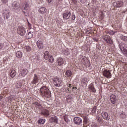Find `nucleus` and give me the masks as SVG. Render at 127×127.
I'll return each instance as SVG.
<instances>
[{"mask_svg": "<svg viewBox=\"0 0 127 127\" xmlns=\"http://www.w3.org/2000/svg\"><path fill=\"white\" fill-rule=\"evenodd\" d=\"M40 92L41 93V96L44 99H49L51 97V93L49 90V89L46 86H43L40 88Z\"/></svg>", "mask_w": 127, "mask_h": 127, "instance_id": "f257e3e1", "label": "nucleus"}, {"mask_svg": "<svg viewBox=\"0 0 127 127\" xmlns=\"http://www.w3.org/2000/svg\"><path fill=\"white\" fill-rule=\"evenodd\" d=\"M53 82L55 87H61L62 84V80H60V78L57 76H54L53 78Z\"/></svg>", "mask_w": 127, "mask_h": 127, "instance_id": "f03ea898", "label": "nucleus"}, {"mask_svg": "<svg viewBox=\"0 0 127 127\" xmlns=\"http://www.w3.org/2000/svg\"><path fill=\"white\" fill-rule=\"evenodd\" d=\"M27 73H28V70L25 68H21L19 71V74L18 75V79H21L24 77H25L26 75H27Z\"/></svg>", "mask_w": 127, "mask_h": 127, "instance_id": "7ed1b4c3", "label": "nucleus"}, {"mask_svg": "<svg viewBox=\"0 0 127 127\" xmlns=\"http://www.w3.org/2000/svg\"><path fill=\"white\" fill-rule=\"evenodd\" d=\"M44 59L45 60H48V61L51 63L54 62V58H53V56L50 55L49 53L47 51L45 52L44 53Z\"/></svg>", "mask_w": 127, "mask_h": 127, "instance_id": "20e7f679", "label": "nucleus"}, {"mask_svg": "<svg viewBox=\"0 0 127 127\" xmlns=\"http://www.w3.org/2000/svg\"><path fill=\"white\" fill-rule=\"evenodd\" d=\"M9 13H10V11H9L8 8L3 9L2 15L4 17V19H8V18H9Z\"/></svg>", "mask_w": 127, "mask_h": 127, "instance_id": "39448f33", "label": "nucleus"}, {"mask_svg": "<svg viewBox=\"0 0 127 127\" xmlns=\"http://www.w3.org/2000/svg\"><path fill=\"white\" fill-rule=\"evenodd\" d=\"M17 32L18 34L21 35V36H24L26 31H25V28L23 27H19L17 29Z\"/></svg>", "mask_w": 127, "mask_h": 127, "instance_id": "423d86ee", "label": "nucleus"}, {"mask_svg": "<svg viewBox=\"0 0 127 127\" xmlns=\"http://www.w3.org/2000/svg\"><path fill=\"white\" fill-rule=\"evenodd\" d=\"M39 80H40V75L39 74L35 73L34 75L33 79L31 83L33 84H37V83L39 82Z\"/></svg>", "mask_w": 127, "mask_h": 127, "instance_id": "0eeeda50", "label": "nucleus"}, {"mask_svg": "<svg viewBox=\"0 0 127 127\" xmlns=\"http://www.w3.org/2000/svg\"><path fill=\"white\" fill-rule=\"evenodd\" d=\"M103 39L107 43H108V44H113V40H112L110 36L108 35L104 36Z\"/></svg>", "mask_w": 127, "mask_h": 127, "instance_id": "6e6552de", "label": "nucleus"}, {"mask_svg": "<svg viewBox=\"0 0 127 127\" xmlns=\"http://www.w3.org/2000/svg\"><path fill=\"white\" fill-rule=\"evenodd\" d=\"M103 76L104 77H106V78H108V79H110V78H112V73H111V70H108L107 69H105L104 70L103 72Z\"/></svg>", "mask_w": 127, "mask_h": 127, "instance_id": "1a4fd4ad", "label": "nucleus"}, {"mask_svg": "<svg viewBox=\"0 0 127 127\" xmlns=\"http://www.w3.org/2000/svg\"><path fill=\"white\" fill-rule=\"evenodd\" d=\"M41 115L42 116H44V117H48L50 115V112L49 110L47 109H44L43 107V110H41Z\"/></svg>", "mask_w": 127, "mask_h": 127, "instance_id": "9d476101", "label": "nucleus"}, {"mask_svg": "<svg viewBox=\"0 0 127 127\" xmlns=\"http://www.w3.org/2000/svg\"><path fill=\"white\" fill-rule=\"evenodd\" d=\"M101 116L104 120H106V121H109L111 119L110 116H109L108 113L106 112H102L101 113Z\"/></svg>", "mask_w": 127, "mask_h": 127, "instance_id": "9b49d317", "label": "nucleus"}, {"mask_svg": "<svg viewBox=\"0 0 127 127\" xmlns=\"http://www.w3.org/2000/svg\"><path fill=\"white\" fill-rule=\"evenodd\" d=\"M113 5L115 7H122L124 5V2L122 1H117L113 3Z\"/></svg>", "mask_w": 127, "mask_h": 127, "instance_id": "f8f14e48", "label": "nucleus"}, {"mask_svg": "<svg viewBox=\"0 0 127 127\" xmlns=\"http://www.w3.org/2000/svg\"><path fill=\"white\" fill-rule=\"evenodd\" d=\"M27 6H28L27 4L24 3L23 4L22 7L23 12H24L25 15H26V16L28 15V10L27 9Z\"/></svg>", "mask_w": 127, "mask_h": 127, "instance_id": "ddd939ff", "label": "nucleus"}, {"mask_svg": "<svg viewBox=\"0 0 127 127\" xmlns=\"http://www.w3.org/2000/svg\"><path fill=\"white\" fill-rule=\"evenodd\" d=\"M73 121L75 125H78V126L81 125V124L82 123V119L80 117H75L73 119Z\"/></svg>", "mask_w": 127, "mask_h": 127, "instance_id": "4468645a", "label": "nucleus"}, {"mask_svg": "<svg viewBox=\"0 0 127 127\" xmlns=\"http://www.w3.org/2000/svg\"><path fill=\"white\" fill-rule=\"evenodd\" d=\"M36 44L39 49H43V47H44L43 45V41L41 40H38L37 41Z\"/></svg>", "mask_w": 127, "mask_h": 127, "instance_id": "2eb2a0df", "label": "nucleus"}, {"mask_svg": "<svg viewBox=\"0 0 127 127\" xmlns=\"http://www.w3.org/2000/svg\"><path fill=\"white\" fill-rule=\"evenodd\" d=\"M81 84L82 85V87H86L87 84H88V78L86 77H83L81 80Z\"/></svg>", "mask_w": 127, "mask_h": 127, "instance_id": "dca6fc26", "label": "nucleus"}, {"mask_svg": "<svg viewBox=\"0 0 127 127\" xmlns=\"http://www.w3.org/2000/svg\"><path fill=\"white\" fill-rule=\"evenodd\" d=\"M20 6L19 3L16 1H14L12 4V7L13 9H18Z\"/></svg>", "mask_w": 127, "mask_h": 127, "instance_id": "f3484780", "label": "nucleus"}, {"mask_svg": "<svg viewBox=\"0 0 127 127\" xmlns=\"http://www.w3.org/2000/svg\"><path fill=\"white\" fill-rule=\"evenodd\" d=\"M110 101L112 104H116V102H117V96L115 94H112L110 96Z\"/></svg>", "mask_w": 127, "mask_h": 127, "instance_id": "a211bd4d", "label": "nucleus"}, {"mask_svg": "<svg viewBox=\"0 0 127 127\" xmlns=\"http://www.w3.org/2000/svg\"><path fill=\"white\" fill-rule=\"evenodd\" d=\"M33 104L36 109H39V110H40V111L43 110V107H42V105H41V104H40L39 103L37 102H34Z\"/></svg>", "mask_w": 127, "mask_h": 127, "instance_id": "6ab92c4d", "label": "nucleus"}, {"mask_svg": "<svg viewBox=\"0 0 127 127\" xmlns=\"http://www.w3.org/2000/svg\"><path fill=\"white\" fill-rule=\"evenodd\" d=\"M57 63H58L59 66H62V65L64 64V60L61 57H59L58 58Z\"/></svg>", "mask_w": 127, "mask_h": 127, "instance_id": "aec40b11", "label": "nucleus"}, {"mask_svg": "<svg viewBox=\"0 0 127 127\" xmlns=\"http://www.w3.org/2000/svg\"><path fill=\"white\" fill-rule=\"evenodd\" d=\"M71 16V12L68 11L63 14L64 19H69Z\"/></svg>", "mask_w": 127, "mask_h": 127, "instance_id": "412c9836", "label": "nucleus"}, {"mask_svg": "<svg viewBox=\"0 0 127 127\" xmlns=\"http://www.w3.org/2000/svg\"><path fill=\"white\" fill-rule=\"evenodd\" d=\"M50 121L52 123L57 124L58 123V118L57 116H53L50 118Z\"/></svg>", "mask_w": 127, "mask_h": 127, "instance_id": "4be33fe9", "label": "nucleus"}, {"mask_svg": "<svg viewBox=\"0 0 127 127\" xmlns=\"http://www.w3.org/2000/svg\"><path fill=\"white\" fill-rule=\"evenodd\" d=\"M88 89L93 93H96V88L94 87V83H91L88 85Z\"/></svg>", "mask_w": 127, "mask_h": 127, "instance_id": "5701e85b", "label": "nucleus"}, {"mask_svg": "<svg viewBox=\"0 0 127 127\" xmlns=\"http://www.w3.org/2000/svg\"><path fill=\"white\" fill-rule=\"evenodd\" d=\"M46 11H47V9L44 7H42L38 10V12L40 14H44V13H46Z\"/></svg>", "mask_w": 127, "mask_h": 127, "instance_id": "b1692460", "label": "nucleus"}, {"mask_svg": "<svg viewBox=\"0 0 127 127\" xmlns=\"http://www.w3.org/2000/svg\"><path fill=\"white\" fill-rule=\"evenodd\" d=\"M9 73L10 76L11 77V78H14L16 75V71L14 69H10Z\"/></svg>", "mask_w": 127, "mask_h": 127, "instance_id": "393cba45", "label": "nucleus"}, {"mask_svg": "<svg viewBox=\"0 0 127 127\" xmlns=\"http://www.w3.org/2000/svg\"><path fill=\"white\" fill-rule=\"evenodd\" d=\"M120 49L122 50L125 56H127V49L124 48L123 47H120Z\"/></svg>", "mask_w": 127, "mask_h": 127, "instance_id": "a878e982", "label": "nucleus"}, {"mask_svg": "<svg viewBox=\"0 0 127 127\" xmlns=\"http://www.w3.org/2000/svg\"><path fill=\"white\" fill-rule=\"evenodd\" d=\"M16 56L17 58H21L22 57V52L18 51L16 53Z\"/></svg>", "mask_w": 127, "mask_h": 127, "instance_id": "bb28decb", "label": "nucleus"}, {"mask_svg": "<svg viewBox=\"0 0 127 127\" xmlns=\"http://www.w3.org/2000/svg\"><path fill=\"white\" fill-rule=\"evenodd\" d=\"M65 75L66 77L70 78L72 76V71L70 70H67L65 72Z\"/></svg>", "mask_w": 127, "mask_h": 127, "instance_id": "cd10ccee", "label": "nucleus"}, {"mask_svg": "<svg viewBox=\"0 0 127 127\" xmlns=\"http://www.w3.org/2000/svg\"><path fill=\"white\" fill-rule=\"evenodd\" d=\"M24 50H25L26 52H30L31 51V47L29 46H26L24 47Z\"/></svg>", "mask_w": 127, "mask_h": 127, "instance_id": "c85d7f7f", "label": "nucleus"}, {"mask_svg": "<svg viewBox=\"0 0 127 127\" xmlns=\"http://www.w3.org/2000/svg\"><path fill=\"white\" fill-rule=\"evenodd\" d=\"M97 111V106H94L92 111H91V114L92 116H94L95 114H96V112Z\"/></svg>", "mask_w": 127, "mask_h": 127, "instance_id": "c756f323", "label": "nucleus"}, {"mask_svg": "<svg viewBox=\"0 0 127 127\" xmlns=\"http://www.w3.org/2000/svg\"><path fill=\"white\" fill-rule=\"evenodd\" d=\"M105 18V15H104V13L103 12H101V14H100L99 19V20H103L104 18Z\"/></svg>", "mask_w": 127, "mask_h": 127, "instance_id": "7c9ffc66", "label": "nucleus"}, {"mask_svg": "<svg viewBox=\"0 0 127 127\" xmlns=\"http://www.w3.org/2000/svg\"><path fill=\"white\" fill-rule=\"evenodd\" d=\"M22 87V83L21 82H19L16 84V88L17 89H20Z\"/></svg>", "mask_w": 127, "mask_h": 127, "instance_id": "2f4dec72", "label": "nucleus"}, {"mask_svg": "<svg viewBox=\"0 0 127 127\" xmlns=\"http://www.w3.org/2000/svg\"><path fill=\"white\" fill-rule=\"evenodd\" d=\"M89 121V118L87 116L83 117V124H87Z\"/></svg>", "mask_w": 127, "mask_h": 127, "instance_id": "473e14b6", "label": "nucleus"}, {"mask_svg": "<svg viewBox=\"0 0 127 127\" xmlns=\"http://www.w3.org/2000/svg\"><path fill=\"white\" fill-rule=\"evenodd\" d=\"M8 100L10 101V102H13V101H15V97L10 96L8 98Z\"/></svg>", "mask_w": 127, "mask_h": 127, "instance_id": "72a5a7b5", "label": "nucleus"}, {"mask_svg": "<svg viewBox=\"0 0 127 127\" xmlns=\"http://www.w3.org/2000/svg\"><path fill=\"white\" fill-rule=\"evenodd\" d=\"M45 123V119H40L38 121V123L40 124V125H44Z\"/></svg>", "mask_w": 127, "mask_h": 127, "instance_id": "f704fd0d", "label": "nucleus"}, {"mask_svg": "<svg viewBox=\"0 0 127 127\" xmlns=\"http://www.w3.org/2000/svg\"><path fill=\"white\" fill-rule=\"evenodd\" d=\"M28 36L29 38H32V37H33V32H29Z\"/></svg>", "mask_w": 127, "mask_h": 127, "instance_id": "c9c22d12", "label": "nucleus"}, {"mask_svg": "<svg viewBox=\"0 0 127 127\" xmlns=\"http://www.w3.org/2000/svg\"><path fill=\"white\" fill-rule=\"evenodd\" d=\"M121 40H123V41H127V37L125 36H121Z\"/></svg>", "mask_w": 127, "mask_h": 127, "instance_id": "e433bc0d", "label": "nucleus"}, {"mask_svg": "<svg viewBox=\"0 0 127 127\" xmlns=\"http://www.w3.org/2000/svg\"><path fill=\"white\" fill-rule=\"evenodd\" d=\"M91 32H92V29L88 28L86 30V33L87 34H91Z\"/></svg>", "mask_w": 127, "mask_h": 127, "instance_id": "4c0bfd02", "label": "nucleus"}, {"mask_svg": "<svg viewBox=\"0 0 127 127\" xmlns=\"http://www.w3.org/2000/svg\"><path fill=\"white\" fill-rule=\"evenodd\" d=\"M64 55H66V56L70 55V52H69V51L68 50H65L64 52Z\"/></svg>", "mask_w": 127, "mask_h": 127, "instance_id": "58836bf2", "label": "nucleus"}, {"mask_svg": "<svg viewBox=\"0 0 127 127\" xmlns=\"http://www.w3.org/2000/svg\"><path fill=\"white\" fill-rule=\"evenodd\" d=\"M1 1L3 4H6L8 1V0H1Z\"/></svg>", "mask_w": 127, "mask_h": 127, "instance_id": "ea45409f", "label": "nucleus"}, {"mask_svg": "<svg viewBox=\"0 0 127 127\" xmlns=\"http://www.w3.org/2000/svg\"><path fill=\"white\" fill-rule=\"evenodd\" d=\"M96 120H97L98 122H99V123H100V122H101L102 121V118H101L99 116H97L96 117Z\"/></svg>", "mask_w": 127, "mask_h": 127, "instance_id": "a19ab883", "label": "nucleus"}, {"mask_svg": "<svg viewBox=\"0 0 127 127\" xmlns=\"http://www.w3.org/2000/svg\"><path fill=\"white\" fill-rule=\"evenodd\" d=\"M28 27H29L30 29H31V24H30L28 21Z\"/></svg>", "mask_w": 127, "mask_h": 127, "instance_id": "79ce46f5", "label": "nucleus"}, {"mask_svg": "<svg viewBox=\"0 0 127 127\" xmlns=\"http://www.w3.org/2000/svg\"><path fill=\"white\" fill-rule=\"evenodd\" d=\"M3 48V44L0 43V50Z\"/></svg>", "mask_w": 127, "mask_h": 127, "instance_id": "37998d69", "label": "nucleus"}, {"mask_svg": "<svg viewBox=\"0 0 127 127\" xmlns=\"http://www.w3.org/2000/svg\"><path fill=\"white\" fill-rule=\"evenodd\" d=\"M76 18L75 15H72V20H75V18Z\"/></svg>", "mask_w": 127, "mask_h": 127, "instance_id": "c03bdc74", "label": "nucleus"}, {"mask_svg": "<svg viewBox=\"0 0 127 127\" xmlns=\"http://www.w3.org/2000/svg\"><path fill=\"white\" fill-rule=\"evenodd\" d=\"M52 0H47V2H48V3H50L52 1Z\"/></svg>", "mask_w": 127, "mask_h": 127, "instance_id": "a18cd8bd", "label": "nucleus"}, {"mask_svg": "<svg viewBox=\"0 0 127 127\" xmlns=\"http://www.w3.org/2000/svg\"><path fill=\"white\" fill-rule=\"evenodd\" d=\"M2 98H3V97H2V96L0 95V101H1V100H2Z\"/></svg>", "mask_w": 127, "mask_h": 127, "instance_id": "49530a36", "label": "nucleus"}, {"mask_svg": "<svg viewBox=\"0 0 127 127\" xmlns=\"http://www.w3.org/2000/svg\"><path fill=\"white\" fill-rule=\"evenodd\" d=\"M93 40H94V41H96V42H98V39H97L96 38H94Z\"/></svg>", "mask_w": 127, "mask_h": 127, "instance_id": "de8ad7c7", "label": "nucleus"}, {"mask_svg": "<svg viewBox=\"0 0 127 127\" xmlns=\"http://www.w3.org/2000/svg\"><path fill=\"white\" fill-rule=\"evenodd\" d=\"M72 90H77V87H72Z\"/></svg>", "mask_w": 127, "mask_h": 127, "instance_id": "09e8293b", "label": "nucleus"}, {"mask_svg": "<svg viewBox=\"0 0 127 127\" xmlns=\"http://www.w3.org/2000/svg\"><path fill=\"white\" fill-rule=\"evenodd\" d=\"M68 88H71V84H68Z\"/></svg>", "mask_w": 127, "mask_h": 127, "instance_id": "8fccbe9b", "label": "nucleus"}, {"mask_svg": "<svg viewBox=\"0 0 127 127\" xmlns=\"http://www.w3.org/2000/svg\"><path fill=\"white\" fill-rule=\"evenodd\" d=\"M1 20V15H0V21Z\"/></svg>", "mask_w": 127, "mask_h": 127, "instance_id": "3c124183", "label": "nucleus"}, {"mask_svg": "<svg viewBox=\"0 0 127 127\" xmlns=\"http://www.w3.org/2000/svg\"><path fill=\"white\" fill-rule=\"evenodd\" d=\"M98 57H99V56H96V58H98Z\"/></svg>", "mask_w": 127, "mask_h": 127, "instance_id": "603ef678", "label": "nucleus"}, {"mask_svg": "<svg viewBox=\"0 0 127 127\" xmlns=\"http://www.w3.org/2000/svg\"><path fill=\"white\" fill-rule=\"evenodd\" d=\"M106 33H109V32H108V31H106Z\"/></svg>", "mask_w": 127, "mask_h": 127, "instance_id": "864d4df0", "label": "nucleus"}]
</instances>
